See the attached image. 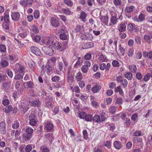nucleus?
Segmentation results:
<instances>
[{"label":"nucleus","instance_id":"41","mask_svg":"<svg viewBox=\"0 0 152 152\" xmlns=\"http://www.w3.org/2000/svg\"><path fill=\"white\" fill-rule=\"evenodd\" d=\"M94 43L92 42H89L86 43L84 45V48L86 49L91 48L94 46Z\"/></svg>","mask_w":152,"mask_h":152},{"label":"nucleus","instance_id":"46","mask_svg":"<svg viewBox=\"0 0 152 152\" xmlns=\"http://www.w3.org/2000/svg\"><path fill=\"white\" fill-rule=\"evenodd\" d=\"M20 125L19 121L18 120H15L12 124V128L14 129L18 128Z\"/></svg>","mask_w":152,"mask_h":152},{"label":"nucleus","instance_id":"56","mask_svg":"<svg viewBox=\"0 0 152 152\" xmlns=\"http://www.w3.org/2000/svg\"><path fill=\"white\" fill-rule=\"evenodd\" d=\"M9 16V14L7 12L4 13V19L5 22L9 23L10 20Z\"/></svg>","mask_w":152,"mask_h":152},{"label":"nucleus","instance_id":"48","mask_svg":"<svg viewBox=\"0 0 152 152\" xmlns=\"http://www.w3.org/2000/svg\"><path fill=\"white\" fill-rule=\"evenodd\" d=\"M8 56L9 58H8V59H9L11 62H15L17 60V59L16 58L14 55H10Z\"/></svg>","mask_w":152,"mask_h":152},{"label":"nucleus","instance_id":"31","mask_svg":"<svg viewBox=\"0 0 152 152\" xmlns=\"http://www.w3.org/2000/svg\"><path fill=\"white\" fill-rule=\"evenodd\" d=\"M126 26L125 24L121 23L119 25L118 30L120 32H123L126 30Z\"/></svg>","mask_w":152,"mask_h":152},{"label":"nucleus","instance_id":"26","mask_svg":"<svg viewBox=\"0 0 152 152\" xmlns=\"http://www.w3.org/2000/svg\"><path fill=\"white\" fill-rule=\"evenodd\" d=\"M134 9V7L132 5L128 6L125 9V11L126 12L129 13L131 12Z\"/></svg>","mask_w":152,"mask_h":152},{"label":"nucleus","instance_id":"19","mask_svg":"<svg viewBox=\"0 0 152 152\" xmlns=\"http://www.w3.org/2000/svg\"><path fill=\"white\" fill-rule=\"evenodd\" d=\"M114 147L117 149L119 150L122 147V145L121 142L119 141H115L113 144Z\"/></svg>","mask_w":152,"mask_h":152},{"label":"nucleus","instance_id":"44","mask_svg":"<svg viewBox=\"0 0 152 152\" xmlns=\"http://www.w3.org/2000/svg\"><path fill=\"white\" fill-rule=\"evenodd\" d=\"M40 149L42 152H49V149L45 145H43L40 147Z\"/></svg>","mask_w":152,"mask_h":152},{"label":"nucleus","instance_id":"53","mask_svg":"<svg viewBox=\"0 0 152 152\" xmlns=\"http://www.w3.org/2000/svg\"><path fill=\"white\" fill-rule=\"evenodd\" d=\"M10 101L8 99L5 97L3 98V100L2 103L5 106H7L10 104Z\"/></svg>","mask_w":152,"mask_h":152},{"label":"nucleus","instance_id":"62","mask_svg":"<svg viewBox=\"0 0 152 152\" xmlns=\"http://www.w3.org/2000/svg\"><path fill=\"white\" fill-rule=\"evenodd\" d=\"M119 50L120 51L122 55L124 56L125 52V50L122 47V45H119Z\"/></svg>","mask_w":152,"mask_h":152},{"label":"nucleus","instance_id":"32","mask_svg":"<svg viewBox=\"0 0 152 152\" xmlns=\"http://www.w3.org/2000/svg\"><path fill=\"white\" fill-rule=\"evenodd\" d=\"M92 120L93 121L97 123H99L103 121H102L101 118L100 116L98 115H95L93 118H92Z\"/></svg>","mask_w":152,"mask_h":152},{"label":"nucleus","instance_id":"27","mask_svg":"<svg viewBox=\"0 0 152 152\" xmlns=\"http://www.w3.org/2000/svg\"><path fill=\"white\" fill-rule=\"evenodd\" d=\"M24 86L27 88H33L34 84L31 81H29L27 82H25L23 83Z\"/></svg>","mask_w":152,"mask_h":152},{"label":"nucleus","instance_id":"51","mask_svg":"<svg viewBox=\"0 0 152 152\" xmlns=\"http://www.w3.org/2000/svg\"><path fill=\"white\" fill-rule=\"evenodd\" d=\"M64 2L69 7H71L73 5V3L71 0H64Z\"/></svg>","mask_w":152,"mask_h":152},{"label":"nucleus","instance_id":"50","mask_svg":"<svg viewBox=\"0 0 152 152\" xmlns=\"http://www.w3.org/2000/svg\"><path fill=\"white\" fill-rule=\"evenodd\" d=\"M125 77L129 80H131L133 78V75L130 72H128L126 73Z\"/></svg>","mask_w":152,"mask_h":152},{"label":"nucleus","instance_id":"5","mask_svg":"<svg viewBox=\"0 0 152 152\" xmlns=\"http://www.w3.org/2000/svg\"><path fill=\"white\" fill-rule=\"evenodd\" d=\"M20 82L17 81L15 83V88L18 91L19 94H22L24 90V87L20 85Z\"/></svg>","mask_w":152,"mask_h":152},{"label":"nucleus","instance_id":"60","mask_svg":"<svg viewBox=\"0 0 152 152\" xmlns=\"http://www.w3.org/2000/svg\"><path fill=\"white\" fill-rule=\"evenodd\" d=\"M33 40L36 42H39L41 39L40 36L37 35H36L32 38Z\"/></svg>","mask_w":152,"mask_h":152},{"label":"nucleus","instance_id":"16","mask_svg":"<svg viewBox=\"0 0 152 152\" xmlns=\"http://www.w3.org/2000/svg\"><path fill=\"white\" fill-rule=\"evenodd\" d=\"M118 19L117 15L115 14L114 15H113L112 14L110 19V23L113 25H115L118 22Z\"/></svg>","mask_w":152,"mask_h":152},{"label":"nucleus","instance_id":"61","mask_svg":"<svg viewBox=\"0 0 152 152\" xmlns=\"http://www.w3.org/2000/svg\"><path fill=\"white\" fill-rule=\"evenodd\" d=\"M134 51V49L133 48H129L127 53L129 56L131 57L132 56L133 54Z\"/></svg>","mask_w":152,"mask_h":152},{"label":"nucleus","instance_id":"36","mask_svg":"<svg viewBox=\"0 0 152 152\" xmlns=\"http://www.w3.org/2000/svg\"><path fill=\"white\" fill-rule=\"evenodd\" d=\"M0 130L4 132H6L5 123L4 121H2L0 123Z\"/></svg>","mask_w":152,"mask_h":152},{"label":"nucleus","instance_id":"18","mask_svg":"<svg viewBox=\"0 0 152 152\" xmlns=\"http://www.w3.org/2000/svg\"><path fill=\"white\" fill-rule=\"evenodd\" d=\"M33 0H23L21 2V4L24 6H30L31 5Z\"/></svg>","mask_w":152,"mask_h":152},{"label":"nucleus","instance_id":"23","mask_svg":"<svg viewBox=\"0 0 152 152\" xmlns=\"http://www.w3.org/2000/svg\"><path fill=\"white\" fill-rule=\"evenodd\" d=\"M46 93L44 90H42V91L39 93V95L44 99V101L48 98V97L46 96Z\"/></svg>","mask_w":152,"mask_h":152},{"label":"nucleus","instance_id":"20","mask_svg":"<svg viewBox=\"0 0 152 152\" xmlns=\"http://www.w3.org/2000/svg\"><path fill=\"white\" fill-rule=\"evenodd\" d=\"M84 27L83 26L77 25L76 26L75 30L77 32L81 33L84 31Z\"/></svg>","mask_w":152,"mask_h":152},{"label":"nucleus","instance_id":"3","mask_svg":"<svg viewBox=\"0 0 152 152\" xmlns=\"http://www.w3.org/2000/svg\"><path fill=\"white\" fill-rule=\"evenodd\" d=\"M45 72L48 75H49L52 73V67L51 65L46 64L45 65L42 66L41 71V75H43Z\"/></svg>","mask_w":152,"mask_h":152},{"label":"nucleus","instance_id":"34","mask_svg":"<svg viewBox=\"0 0 152 152\" xmlns=\"http://www.w3.org/2000/svg\"><path fill=\"white\" fill-rule=\"evenodd\" d=\"M143 53V56L145 57H148L149 59L152 58V51H151L148 52L146 51H144Z\"/></svg>","mask_w":152,"mask_h":152},{"label":"nucleus","instance_id":"2","mask_svg":"<svg viewBox=\"0 0 152 152\" xmlns=\"http://www.w3.org/2000/svg\"><path fill=\"white\" fill-rule=\"evenodd\" d=\"M26 69V67L24 65L21 64L17 63L14 67V70L15 73H21L24 75Z\"/></svg>","mask_w":152,"mask_h":152},{"label":"nucleus","instance_id":"13","mask_svg":"<svg viewBox=\"0 0 152 152\" xmlns=\"http://www.w3.org/2000/svg\"><path fill=\"white\" fill-rule=\"evenodd\" d=\"M81 37L83 40H91L93 39V36L91 34L86 33L82 34L81 35Z\"/></svg>","mask_w":152,"mask_h":152},{"label":"nucleus","instance_id":"52","mask_svg":"<svg viewBox=\"0 0 152 152\" xmlns=\"http://www.w3.org/2000/svg\"><path fill=\"white\" fill-rule=\"evenodd\" d=\"M61 12L66 15H70L71 14V11L68 8H62L61 10Z\"/></svg>","mask_w":152,"mask_h":152},{"label":"nucleus","instance_id":"9","mask_svg":"<svg viewBox=\"0 0 152 152\" xmlns=\"http://www.w3.org/2000/svg\"><path fill=\"white\" fill-rule=\"evenodd\" d=\"M66 31L65 28H61L60 30V38L62 39L65 40L67 38V36L66 34Z\"/></svg>","mask_w":152,"mask_h":152},{"label":"nucleus","instance_id":"7","mask_svg":"<svg viewBox=\"0 0 152 152\" xmlns=\"http://www.w3.org/2000/svg\"><path fill=\"white\" fill-rule=\"evenodd\" d=\"M29 105L27 103H22L20 105V109L22 112L25 113L29 109Z\"/></svg>","mask_w":152,"mask_h":152},{"label":"nucleus","instance_id":"64","mask_svg":"<svg viewBox=\"0 0 152 152\" xmlns=\"http://www.w3.org/2000/svg\"><path fill=\"white\" fill-rule=\"evenodd\" d=\"M12 109V107L11 105H9L7 107L5 108V112L6 113H10Z\"/></svg>","mask_w":152,"mask_h":152},{"label":"nucleus","instance_id":"37","mask_svg":"<svg viewBox=\"0 0 152 152\" xmlns=\"http://www.w3.org/2000/svg\"><path fill=\"white\" fill-rule=\"evenodd\" d=\"M75 77L77 81H80L83 79V75L80 72H78L75 76Z\"/></svg>","mask_w":152,"mask_h":152},{"label":"nucleus","instance_id":"6","mask_svg":"<svg viewBox=\"0 0 152 152\" xmlns=\"http://www.w3.org/2000/svg\"><path fill=\"white\" fill-rule=\"evenodd\" d=\"M45 129L47 131L50 132L53 131V125L52 122L50 121H47L45 123Z\"/></svg>","mask_w":152,"mask_h":152},{"label":"nucleus","instance_id":"21","mask_svg":"<svg viewBox=\"0 0 152 152\" xmlns=\"http://www.w3.org/2000/svg\"><path fill=\"white\" fill-rule=\"evenodd\" d=\"M11 83V80H9L8 81H6L3 82L1 85V88L2 89H5L9 86H10Z\"/></svg>","mask_w":152,"mask_h":152},{"label":"nucleus","instance_id":"30","mask_svg":"<svg viewBox=\"0 0 152 152\" xmlns=\"http://www.w3.org/2000/svg\"><path fill=\"white\" fill-rule=\"evenodd\" d=\"M87 17L86 13L83 11L81 12L79 16V18L82 21L84 22L85 21V19Z\"/></svg>","mask_w":152,"mask_h":152},{"label":"nucleus","instance_id":"43","mask_svg":"<svg viewBox=\"0 0 152 152\" xmlns=\"http://www.w3.org/2000/svg\"><path fill=\"white\" fill-rule=\"evenodd\" d=\"M105 126H106L110 130L112 131H113L115 128V126L113 123H106Z\"/></svg>","mask_w":152,"mask_h":152},{"label":"nucleus","instance_id":"15","mask_svg":"<svg viewBox=\"0 0 152 152\" xmlns=\"http://www.w3.org/2000/svg\"><path fill=\"white\" fill-rule=\"evenodd\" d=\"M50 22L52 25L54 27H58L59 26V22L58 20L54 17L51 18Z\"/></svg>","mask_w":152,"mask_h":152},{"label":"nucleus","instance_id":"28","mask_svg":"<svg viewBox=\"0 0 152 152\" xmlns=\"http://www.w3.org/2000/svg\"><path fill=\"white\" fill-rule=\"evenodd\" d=\"M82 62L83 61L81 60V58L80 57H78L76 62L74 65V67H75V68H77L78 67L81 66Z\"/></svg>","mask_w":152,"mask_h":152},{"label":"nucleus","instance_id":"40","mask_svg":"<svg viewBox=\"0 0 152 152\" xmlns=\"http://www.w3.org/2000/svg\"><path fill=\"white\" fill-rule=\"evenodd\" d=\"M30 29L34 33L37 34L39 32V30L37 26L35 25H33L31 27Z\"/></svg>","mask_w":152,"mask_h":152},{"label":"nucleus","instance_id":"4","mask_svg":"<svg viewBox=\"0 0 152 152\" xmlns=\"http://www.w3.org/2000/svg\"><path fill=\"white\" fill-rule=\"evenodd\" d=\"M18 32H20L18 35V37H20L21 38H24L27 35V31L26 29H24L22 27H20L18 29Z\"/></svg>","mask_w":152,"mask_h":152},{"label":"nucleus","instance_id":"57","mask_svg":"<svg viewBox=\"0 0 152 152\" xmlns=\"http://www.w3.org/2000/svg\"><path fill=\"white\" fill-rule=\"evenodd\" d=\"M130 71L132 72H135L137 70V68L135 65L132 64L129 67Z\"/></svg>","mask_w":152,"mask_h":152},{"label":"nucleus","instance_id":"14","mask_svg":"<svg viewBox=\"0 0 152 152\" xmlns=\"http://www.w3.org/2000/svg\"><path fill=\"white\" fill-rule=\"evenodd\" d=\"M31 52L36 55L40 56L41 53L40 50L37 47L35 46H31Z\"/></svg>","mask_w":152,"mask_h":152},{"label":"nucleus","instance_id":"12","mask_svg":"<svg viewBox=\"0 0 152 152\" xmlns=\"http://www.w3.org/2000/svg\"><path fill=\"white\" fill-rule=\"evenodd\" d=\"M32 136L26 133L22 134V140L25 142L29 141L32 138Z\"/></svg>","mask_w":152,"mask_h":152},{"label":"nucleus","instance_id":"17","mask_svg":"<svg viewBox=\"0 0 152 152\" xmlns=\"http://www.w3.org/2000/svg\"><path fill=\"white\" fill-rule=\"evenodd\" d=\"M137 28L135 25L132 23H130L127 26V29L131 32L133 30L136 31Z\"/></svg>","mask_w":152,"mask_h":152},{"label":"nucleus","instance_id":"10","mask_svg":"<svg viewBox=\"0 0 152 152\" xmlns=\"http://www.w3.org/2000/svg\"><path fill=\"white\" fill-rule=\"evenodd\" d=\"M11 16L12 19L13 20L18 21L20 19V15L18 12H14L11 13Z\"/></svg>","mask_w":152,"mask_h":152},{"label":"nucleus","instance_id":"49","mask_svg":"<svg viewBox=\"0 0 152 152\" xmlns=\"http://www.w3.org/2000/svg\"><path fill=\"white\" fill-rule=\"evenodd\" d=\"M9 23L4 22L3 23L2 25V26L4 29L6 30V31L7 32L9 29L10 26L9 24Z\"/></svg>","mask_w":152,"mask_h":152},{"label":"nucleus","instance_id":"38","mask_svg":"<svg viewBox=\"0 0 152 152\" xmlns=\"http://www.w3.org/2000/svg\"><path fill=\"white\" fill-rule=\"evenodd\" d=\"M25 132L26 133L32 136L34 132V129L30 127H28L26 129Z\"/></svg>","mask_w":152,"mask_h":152},{"label":"nucleus","instance_id":"1","mask_svg":"<svg viewBox=\"0 0 152 152\" xmlns=\"http://www.w3.org/2000/svg\"><path fill=\"white\" fill-rule=\"evenodd\" d=\"M53 45L55 49L59 50L60 51H62L67 47V42H61L59 41H57L53 43Z\"/></svg>","mask_w":152,"mask_h":152},{"label":"nucleus","instance_id":"39","mask_svg":"<svg viewBox=\"0 0 152 152\" xmlns=\"http://www.w3.org/2000/svg\"><path fill=\"white\" fill-rule=\"evenodd\" d=\"M46 138H47L50 142H52L54 140L53 134L51 133H47L45 135Z\"/></svg>","mask_w":152,"mask_h":152},{"label":"nucleus","instance_id":"24","mask_svg":"<svg viewBox=\"0 0 152 152\" xmlns=\"http://www.w3.org/2000/svg\"><path fill=\"white\" fill-rule=\"evenodd\" d=\"M30 105H31L34 107H39L41 104V103L38 100H34V101H32V102H29V103Z\"/></svg>","mask_w":152,"mask_h":152},{"label":"nucleus","instance_id":"47","mask_svg":"<svg viewBox=\"0 0 152 152\" xmlns=\"http://www.w3.org/2000/svg\"><path fill=\"white\" fill-rule=\"evenodd\" d=\"M132 140L133 142L136 143L141 142L142 141V139L140 137H134Z\"/></svg>","mask_w":152,"mask_h":152},{"label":"nucleus","instance_id":"35","mask_svg":"<svg viewBox=\"0 0 152 152\" xmlns=\"http://www.w3.org/2000/svg\"><path fill=\"white\" fill-rule=\"evenodd\" d=\"M44 41V43L47 45L49 44L50 45V44L53 45V42H52V38L49 37H48L45 39Z\"/></svg>","mask_w":152,"mask_h":152},{"label":"nucleus","instance_id":"22","mask_svg":"<svg viewBox=\"0 0 152 152\" xmlns=\"http://www.w3.org/2000/svg\"><path fill=\"white\" fill-rule=\"evenodd\" d=\"M101 86L98 85L96 84L92 88L91 90L94 93H97L101 88Z\"/></svg>","mask_w":152,"mask_h":152},{"label":"nucleus","instance_id":"11","mask_svg":"<svg viewBox=\"0 0 152 152\" xmlns=\"http://www.w3.org/2000/svg\"><path fill=\"white\" fill-rule=\"evenodd\" d=\"M36 117L34 115H31L29 118V124L32 126H35L37 124Z\"/></svg>","mask_w":152,"mask_h":152},{"label":"nucleus","instance_id":"59","mask_svg":"<svg viewBox=\"0 0 152 152\" xmlns=\"http://www.w3.org/2000/svg\"><path fill=\"white\" fill-rule=\"evenodd\" d=\"M32 145H28L25 148V150L26 152H30L32 149Z\"/></svg>","mask_w":152,"mask_h":152},{"label":"nucleus","instance_id":"63","mask_svg":"<svg viewBox=\"0 0 152 152\" xmlns=\"http://www.w3.org/2000/svg\"><path fill=\"white\" fill-rule=\"evenodd\" d=\"M81 70L83 73H86L88 72L89 70V68L83 65L81 68Z\"/></svg>","mask_w":152,"mask_h":152},{"label":"nucleus","instance_id":"55","mask_svg":"<svg viewBox=\"0 0 152 152\" xmlns=\"http://www.w3.org/2000/svg\"><path fill=\"white\" fill-rule=\"evenodd\" d=\"M86 121H91L92 120V116L90 114L86 115V116L84 118Z\"/></svg>","mask_w":152,"mask_h":152},{"label":"nucleus","instance_id":"29","mask_svg":"<svg viewBox=\"0 0 152 152\" xmlns=\"http://www.w3.org/2000/svg\"><path fill=\"white\" fill-rule=\"evenodd\" d=\"M0 64L2 67L5 68L9 66V63L6 60L1 59Z\"/></svg>","mask_w":152,"mask_h":152},{"label":"nucleus","instance_id":"58","mask_svg":"<svg viewBox=\"0 0 152 152\" xmlns=\"http://www.w3.org/2000/svg\"><path fill=\"white\" fill-rule=\"evenodd\" d=\"M121 83L124 88H126L128 82L127 80L126 79H123L121 81Z\"/></svg>","mask_w":152,"mask_h":152},{"label":"nucleus","instance_id":"45","mask_svg":"<svg viewBox=\"0 0 152 152\" xmlns=\"http://www.w3.org/2000/svg\"><path fill=\"white\" fill-rule=\"evenodd\" d=\"M99 59L100 61L102 62L106 61L107 60L106 56L102 54L99 56Z\"/></svg>","mask_w":152,"mask_h":152},{"label":"nucleus","instance_id":"42","mask_svg":"<svg viewBox=\"0 0 152 152\" xmlns=\"http://www.w3.org/2000/svg\"><path fill=\"white\" fill-rule=\"evenodd\" d=\"M7 78H8V77L6 75L0 73V83L6 81Z\"/></svg>","mask_w":152,"mask_h":152},{"label":"nucleus","instance_id":"54","mask_svg":"<svg viewBox=\"0 0 152 152\" xmlns=\"http://www.w3.org/2000/svg\"><path fill=\"white\" fill-rule=\"evenodd\" d=\"M6 48L5 46L3 44H0V51L6 53Z\"/></svg>","mask_w":152,"mask_h":152},{"label":"nucleus","instance_id":"25","mask_svg":"<svg viewBox=\"0 0 152 152\" xmlns=\"http://www.w3.org/2000/svg\"><path fill=\"white\" fill-rule=\"evenodd\" d=\"M101 21L103 23L106 25H107L108 23L109 18L107 16H102L101 17Z\"/></svg>","mask_w":152,"mask_h":152},{"label":"nucleus","instance_id":"8","mask_svg":"<svg viewBox=\"0 0 152 152\" xmlns=\"http://www.w3.org/2000/svg\"><path fill=\"white\" fill-rule=\"evenodd\" d=\"M144 38L147 43H150L152 42V31L149 32L147 34L144 35Z\"/></svg>","mask_w":152,"mask_h":152},{"label":"nucleus","instance_id":"33","mask_svg":"<svg viewBox=\"0 0 152 152\" xmlns=\"http://www.w3.org/2000/svg\"><path fill=\"white\" fill-rule=\"evenodd\" d=\"M48 100L45 103L46 107H47L50 108H51L53 105L52 102L53 99L52 97H50V98L48 97Z\"/></svg>","mask_w":152,"mask_h":152}]
</instances>
